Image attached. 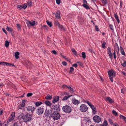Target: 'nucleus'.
<instances>
[{
  "instance_id": "f257e3e1",
  "label": "nucleus",
  "mask_w": 126,
  "mask_h": 126,
  "mask_svg": "<svg viewBox=\"0 0 126 126\" xmlns=\"http://www.w3.org/2000/svg\"><path fill=\"white\" fill-rule=\"evenodd\" d=\"M52 111L51 110L46 109L45 113L44 115L47 118H50L52 117Z\"/></svg>"
},
{
  "instance_id": "f03ea898",
  "label": "nucleus",
  "mask_w": 126,
  "mask_h": 126,
  "mask_svg": "<svg viewBox=\"0 0 126 126\" xmlns=\"http://www.w3.org/2000/svg\"><path fill=\"white\" fill-rule=\"evenodd\" d=\"M62 110L65 112L69 113L72 111V108L70 106L66 105L63 107Z\"/></svg>"
},
{
  "instance_id": "7ed1b4c3",
  "label": "nucleus",
  "mask_w": 126,
  "mask_h": 126,
  "mask_svg": "<svg viewBox=\"0 0 126 126\" xmlns=\"http://www.w3.org/2000/svg\"><path fill=\"white\" fill-rule=\"evenodd\" d=\"M52 117L54 120H58L60 118V115L58 111H53L52 113Z\"/></svg>"
},
{
  "instance_id": "20e7f679",
  "label": "nucleus",
  "mask_w": 126,
  "mask_h": 126,
  "mask_svg": "<svg viewBox=\"0 0 126 126\" xmlns=\"http://www.w3.org/2000/svg\"><path fill=\"white\" fill-rule=\"evenodd\" d=\"M88 107L85 104L81 105L79 107V110H80L83 112H86L88 110Z\"/></svg>"
},
{
  "instance_id": "39448f33",
  "label": "nucleus",
  "mask_w": 126,
  "mask_h": 126,
  "mask_svg": "<svg viewBox=\"0 0 126 126\" xmlns=\"http://www.w3.org/2000/svg\"><path fill=\"white\" fill-rule=\"evenodd\" d=\"M31 116L29 114H27L24 117L23 120L25 122L28 121L31 119Z\"/></svg>"
},
{
  "instance_id": "423d86ee",
  "label": "nucleus",
  "mask_w": 126,
  "mask_h": 126,
  "mask_svg": "<svg viewBox=\"0 0 126 126\" xmlns=\"http://www.w3.org/2000/svg\"><path fill=\"white\" fill-rule=\"evenodd\" d=\"M51 109L52 110L55 111H60V109L59 107L57 105H53L51 107Z\"/></svg>"
},
{
  "instance_id": "0eeeda50",
  "label": "nucleus",
  "mask_w": 126,
  "mask_h": 126,
  "mask_svg": "<svg viewBox=\"0 0 126 126\" xmlns=\"http://www.w3.org/2000/svg\"><path fill=\"white\" fill-rule=\"evenodd\" d=\"M94 121L97 123H99L101 121V118L98 115H95L93 118Z\"/></svg>"
},
{
  "instance_id": "6e6552de",
  "label": "nucleus",
  "mask_w": 126,
  "mask_h": 126,
  "mask_svg": "<svg viewBox=\"0 0 126 126\" xmlns=\"http://www.w3.org/2000/svg\"><path fill=\"white\" fill-rule=\"evenodd\" d=\"M25 100H23L22 101V103L19 104L17 107L18 110L22 109L23 107L25 106Z\"/></svg>"
},
{
  "instance_id": "1a4fd4ad",
  "label": "nucleus",
  "mask_w": 126,
  "mask_h": 126,
  "mask_svg": "<svg viewBox=\"0 0 126 126\" xmlns=\"http://www.w3.org/2000/svg\"><path fill=\"white\" fill-rule=\"evenodd\" d=\"M109 75L110 77H114L115 76V72L113 69H111L108 72Z\"/></svg>"
},
{
  "instance_id": "9d476101",
  "label": "nucleus",
  "mask_w": 126,
  "mask_h": 126,
  "mask_svg": "<svg viewBox=\"0 0 126 126\" xmlns=\"http://www.w3.org/2000/svg\"><path fill=\"white\" fill-rule=\"evenodd\" d=\"M43 107L39 108L37 109V113L38 114L40 115L43 113L44 110Z\"/></svg>"
},
{
  "instance_id": "9b49d317",
  "label": "nucleus",
  "mask_w": 126,
  "mask_h": 126,
  "mask_svg": "<svg viewBox=\"0 0 126 126\" xmlns=\"http://www.w3.org/2000/svg\"><path fill=\"white\" fill-rule=\"evenodd\" d=\"M15 115V113L14 112H12L11 115L10 116L8 121V122L12 121L13 120L14 118Z\"/></svg>"
},
{
  "instance_id": "f8f14e48",
  "label": "nucleus",
  "mask_w": 126,
  "mask_h": 126,
  "mask_svg": "<svg viewBox=\"0 0 126 126\" xmlns=\"http://www.w3.org/2000/svg\"><path fill=\"white\" fill-rule=\"evenodd\" d=\"M108 53L111 59L112 57V54L111 52V49L110 47H109L107 49Z\"/></svg>"
},
{
  "instance_id": "ddd939ff",
  "label": "nucleus",
  "mask_w": 126,
  "mask_h": 126,
  "mask_svg": "<svg viewBox=\"0 0 126 126\" xmlns=\"http://www.w3.org/2000/svg\"><path fill=\"white\" fill-rule=\"evenodd\" d=\"M72 103L75 105L78 104L80 102L79 101H78L75 99H72Z\"/></svg>"
},
{
  "instance_id": "4468645a",
  "label": "nucleus",
  "mask_w": 126,
  "mask_h": 126,
  "mask_svg": "<svg viewBox=\"0 0 126 126\" xmlns=\"http://www.w3.org/2000/svg\"><path fill=\"white\" fill-rule=\"evenodd\" d=\"M17 7L20 10L22 8L25 9L27 7V4L26 3H25L24 5L23 6L20 5H18Z\"/></svg>"
},
{
  "instance_id": "2eb2a0df",
  "label": "nucleus",
  "mask_w": 126,
  "mask_h": 126,
  "mask_svg": "<svg viewBox=\"0 0 126 126\" xmlns=\"http://www.w3.org/2000/svg\"><path fill=\"white\" fill-rule=\"evenodd\" d=\"M28 111L33 112L34 110V108L33 107L28 106L27 108Z\"/></svg>"
},
{
  "instance_id": "dca6fc26",
  "label": "nucleus",
  "mask_w": 126,
  "mask_h": 126,
  "mask_svg": "<svg viewBox=\"0 0 126 126\" xmlns=\"http://www.w3.org/2000/svg\"><path fill=\"white\" fill-rule=\"evenodd\" d=\"M72 96V95H68L65 96L62 99V100L63 101H66Z\"/></svg>"
},
{
  "instance_id": "f3484780",
  "label": "nucleus",
  "mask_w": 126,
  "mask_h": 126,
  "mask_svg": "<svg viewBox=\"0 0 126 126\" xmlns=\"http://www.w3.org/2000/svg\"><path fill=\"white\" fill-rule=\"evenodd\" d=\"M59 97L58 96H55L54 97V98L52 100V102L53 103H54L58 101L59 100Z\"/></svg>"
},
{
  "instance_id": "a211bd4d",
  "label": "nucleus",
  "mask_w": 126,
  "mask_h": 126,
  "mask_svg": "<svg viewBox=\"0 0 126 126\" xmlns=\"http://www.w3.org/2000/svg\"><path fill=\"white\" fill-rule=\"evenodd\" d=\"M60 11H58L56 14V17L57 18L59 19L60 18Z\"/></svg>"
},
{
  "instance_id": "6ab92c4d",
  "label": "nucleus",
  "mask_w": 126,
  "mask_h": 126,
  "mask_svg": "<svg viewBox=\"0 0 126 126\" xmlns=\"http://www.w3.org/2000/svg\"><path fill=\"white\" fill-rule=\"evenodd\" d=\"M84 120L85 122H86V123L87 122L88 123H91V121L89 118L87 117H86L84 118Z\"/></svg>"
},
{
  "instance_id": "aec40b11",
  "label": "nucleus",
  "mask_w": 126,
  "mask_h": 126,
  "mask_svg": "<svg viewBox=\"0 0 126 126\" xmlns=\"http://www.w3.org/2000/svg\"><path fill=\"white\" fill-rule=\"evenodd\" d=\"M29 24L31 26H33L35 24V22L34 21H29L28 22V24Z\"/></svg>"
},
{
  "instance_id": "412c9836",
  "label": "nucleus",
  "mask_w": 126,
  "mask_h": 126,
  "mask_svg": "<svg viewBox=\"0 0 126 126\" xmlns=\"http://www.w3.org/2000/svg\"><path fill=\"white\" fill-rule=\"evenodd\" d=\"M45 103L47 106H50L51 105V103L48 101H45L44 102Z\"/></svg>"
},
{
  "instance_id": "4be33fe9",
  "label": "nucleus",
  "mask_w": 126,
  "mask_h": 126,
  "mask_svg": "<svg viewBox=\"0 0 126 126\" xmlns=\"http://www.w3.org/2000/svg\"><path fill=\"white\" fill-rule=\"evenodd\" d=\"M121 63L123 67L126 66V62L124 60H123L121 61Z\"/></svg>"
},
{
  "instance_id": "5701e85b",
  "label": "nucleus",
  "mask_w": 126,
  "mask_h": 126,
  "mask_svg": "<svg viewBox=\"0 0 126 126\" xmlns=\"http://www.w3.org/2000/svg\"><path fill=\"white\" fill-rule=\"evenodd\" d=\"M120 51L121 54L125 56V53L124 52V50L121 47H120Z\"/></svg>"
},
{
  "instance_id": "b1692460",
  "label": "nucleus",
  "mask_w": 126,
  "mask_h": 126,
  "mask_svg": "<svg viewBox=\"0 0 126 126\" xmlns=\"http://www.w3.org/2000/svg\"><path fill=\"white\" fill-rule=\"evenodd\" d=\"M24 115V114L23 113H22L20 115H19L18 117V118L20 120L23 119V116Z\"/></svg>"
},
{
  "instance_id": "393cba45",
  "label": "nucleus",
  "mask_w": 126,
  "mask_h": 126,
  "mask_svg": "<svg viewBox=\"0 0 126 126\" xmlns=\"http://www.w3.org/2000/svg\"><path fill=\"white\" fill-rule=\"evenodd\" d=\"M114 16L116 20H117V22L119 23L120 22V21L119 19L118 16L117 14H114Z\"/></svg>"
},
{
  "instance_id": "a878e982",
  "label": "nucleus",
  "mask_w": 126,
  "mask_h": 126,
  "mask_svg": "<svg viewBox=\"0 0 126 126\" xmlns=\"http://www.w3.org/2000/svg\"><path fill=\"white\" fill-rule=\"evenodd\" d=\"M19 53L18 52H16L15 53V56L16 59H18L19 58L18 55H19Z\"/></svg>"
},
{
  "instance_id": "bb28decb",
  "label": "nucleus",
  "mask_w": 126,
  "mask_h": 126,
  "mask_svg": "<svg viewBox=\"0 0 126 126\" xmlns=\"http://www.w3.org/2000/svg\"><path fill=\"white\" fill-rule=\"evenodd\" d=\"M52 96L49 94L47 95L45 97V98L46 99L48 100H50L52 98Z\"/></svg>"
},
{
  "instance_id": "cd10ccee",
  "label": "nucleus",
  "mask_w": 126,
  "mask_h": 126,
  "mask_svg": "<svg viewBox=\"0 0 126 126\" xmlns=\"http://www.w3.org/2000/svg\"><path fill=\"white\" fill-rule=\"evenodd\" d=\"M35 105L36 107H38L42 104V102H37L35 103Z\"/></svg>"
},
{
  "instance_id": "c85d7f7f",
  "label": "nucleus",
  "mask_w": 126,
  "mask_h": 126,
  "mask_svg": "<svg viewBox=\"0 0 126 126\" xmlns=\"http://www.w3.org/2000/svg\"><path fill=\"white\" fill-rule=\"evenodd\" d=\"M5 65L10 66H14V65L13 63H11L7 62H6Z\"/></svg>"
},
{
  "instance_id": "c756f323",
  "label": "nucleus",
  "mask_w": 126,
  "mask_h": 126,
  "mask_svg": "<svg viewBox=\"0 0 126 126\" xmlns=\"http://www.w3.org/2000/svg\"><path fill=\"white\" fill-rule=\"evenodd\" d=\"M120 117L121 119H123V120L126 122V117L120 115Z\"/></svg>"
},
{
  "instance_id": "7c9ffc66",
  "label": "nucleus",
  "mask_w": 126,
  "mask_h": 126,
  "mask_svg": "<svg viewBox=\"0 0 126 126\" xmlns=\"http://www.w3.org/2000/svg\"><path fill=\"white\" fill-rule=\"evenodd\" d=\"M106 99L110 103H111L113 102L112 99L110 97H107Z\"/></svg>"
},
{
  "instance_id": "2f4dec72",
  "label": "nucleus",
  "mask_w": 126,
  "mask_h": 126,
  "mask_svg": "<svg viewBox=\"0 0 126 126\" xmlns=\"http://www.w3.org/2000/svg\"><path fill=\"white\" fill-rule=\"evenodd\" d=\"M59 27L60 28V29L61 30H63V31H65V29L64 27H63V26L61 25H60L59 26Z\"/></svg>"
},
{
  "instance_id": "473e14b6",
  "label": "nucleus",
  "mask_w": 126,
  "mask_h": 126,
  "mask_svg": "<svg viewBox=\"0 0 126 126\" xmlns=\"http://www.w3.org/2000/svg\"><path fill=\"white\" fill-rule=\"evenodd\" d=\"M72 51L75 55L77 56V52L74 48L72 49Z\"/></svg>"
},
{
  "instance_id": "72a5a7b5",
  "label": "nucleus",
  "mask_w": 126,
  "mask_h": 126,
  "mask_svg": "<svg viewBox=\"0 0 126 126\" xmlns=\"http://www.w3.org/2000/svg\"><path fill=\"white\" fill-rule=\"evenodd\" d=\"M83 103H87L90 107V106H91V105H92V104L91 103H90L88 101H84Z\"/></svg>"
},
{
  "instance_id": "f704fd0d",
  "label": "nucleus",
  "mask_w": 126,
  "mask_h": 126,
  "mask_svg": "<svg viewBox=\"0 0 126 126\" xmlns=\"http://www.w3.org/2000/svg\"><path fill=\"white\" fill-rule=\"evenodd\" d=\"M126 91V89L125 87H124L121 90V92L123 94H124V93Z\"/></svg>"
},
{
  "instance_id": "c9c22d12",
  "label": "nucleus",
  "mask_w": 126,
  "mask_h": 126,
  "mask_svg": "<svg viewBox=\"0 0 126 126\" xmlns=\"http://www.w3.org/2000/svg\"><path fill=\"white\" fill-rule=\"evenodd\" d=\"M108 125L107 122L106 121H105L104 122L103 124L101 125V126H107Z\"/></svg>"
},
{
  "instance_id": "e433bc0d",
  "label": "nucleus",
  "mask_w": 126,
  "mask_h": 126,
  "mask_svg": "<svg viewBox=\"0 0 126 126\" xmlns=\"http://www.w3.org/2000/svg\"><path fill=\"white\" fill-rule=\"evenodd\" d=\"M6 30L8 31L11 32L12 31V29L10 27L7 26L6 28Z\"/></svg>"
},
{
  "instance_id": "4c0bfd02",
  "label": "nucleus",
  "mask_w": 126,
  "mask_h": 126,
  "mask_svg": "<svg viewBox=\"0 0 126 126\" xmlns=\"http://www.w3.org/2000/svg\"><path fill=\"white\" fill-rule=\"evenodd\" d=\"M82 57L83 58L85 59L86 57V54L84 52H82L81 53Z\"/></svg>"
},
{
  "instance_id": "58836bf2",
  "label": "nucleus",
  "mask_w": 126,
  "mask_h": 126,
  "mask_svg": "<svg viewBox=\"0 0 126 126\" xmlns=\"http://www.w3.org/2000/svg\"><path fill=\"white\" fill-rule=\"evenodd\" d=\"M86 4H83L82 6L85 8L86 9H88L89 8V7Z\"/></svg>"
},
{
  "instance_id": "ea45409f",
  "label": "nucleus",
  "mask_w": 126,
  "mask_h": 126,
  "mask_svg": "<svg viewBox=\"0 0 126 126\" xmlns=\"http://www.w3.org/2000/svg\"><path fill=\"white\" fill-rule=\"evenodd\" d=\"M28 5L29 6H31L32 5V3L31 1H28L27 2Z\"/></svg>"
},
{
  "instance_id": "a19ab883",
  "label": "nucleus",
  "mask_w": 126,
  "mask_h": 126,
  "mask_svg": "<svg viewBox=\"0 0 126 126\" xmlns=\"http://www.w3.org/2000/svg\"><path fill=\"white\" fill-rule=\"evenodd\" d=\"M9 42L7 41H5V45L6 47H8L9 46Z\"/></svg>"
},
{
  "instance_id": "79ce46f5",
  "label": "nucleus",
  "mask_w": 126,
  "mask_h": 126,
  "mask_svg": "<svg viewBox=\"0 0 126 126\" xmlns=\"http://www.w3.org/2000/svg\"><path fill=\"white\" fill-rule=\"evenodd\" d=\"M43 27L44 28V29L45 30L47 31L48 28V27L45 25L43 26Z\"/></svg>"
},
{
  "instance_id": "37998d69",
  "label": "nucleus",
  "mask_w": 126,
  "mask_h": 126,
  "mask_svg": "<svg viewBox=\"0 0 126 126\" xmlns=\"http://www.w3.org/2000/svg\"><path fill=\"white\" fill-rule=\"evenodd\" d=\"M47 24L50 27H51L52 26V24L50 22L47 21Z\"/></svg>"
},
{
  "instance_id": "c03bdc74",
  "label": "nucleus",
  "mask_w": 126,
  "mask_h": 126,
  "mask_svg": "<svg viewBox=\"0 0 126 126\" xmlns=\"http://www.w3.org/2000/svg\"><path fill=\"white\" fill-rule=\"evenodd\" d=\"M16 25L17 27V29L18 30H20L21 29L20 27V25L19 24H17Z\"/></svg>"
},
{
  "instance_id": "a18cd8bd",
  "label": "nucleus",
  "mask_w": 126,
  "mask_h": 126,
  "mask_svg": "<svg viewBox=\"0 0 126 126\" xmlns=\"http://www.w3.org/2000/svg\"><path fill=\"white\" fill-rule=\"evenodd\" d=\"M109 26L111 30L112 31H113L114 30V29L113 28V25L112 24H110Z\"/></svg>"
},
{
  "instance_id": "49530a36",
  "label": "nucleus",
  "mask_w": 126,
  "mask_h": 126,
  "mask_svg": "<svg viewBox=\"0 0 126 126\" xmlns=\"http://www.w3.org/2000/svg\"><path fill=\"white\" fill-rule=\"evenodd\" d=\"M90 107L93 110H95L96 109L95 107H94V105H91V106Z\"/></svg>"
},
{
  "instance_id": "de8ad7c7",
  "label": "nucleus",
  "mask_w": 126,
  "mask_h": 126,
  "mask_svg": "<svg viewBox=\"0 0 126 126\" xmlns=\"http://www.w3.org/2000/svg\"><path fill=\"white\" fill-rule=\"evenodd\" d=\"M112 112L113 114H114L116 116L117 115V113L114 110H113L112 111Z\"/></svg>"
},
{
  "instance_id": "09e8293b",
  "label": "nucleus",
  "mask_w": 126,
  "mask_h": 126,
  "mask_svg": "<svg viewBox=\"0 0 126 126\" xmlns=\"http://www.w3.org/2000/svg\"><path fill=\"white\" fill-rule=\"evenodd\" d=\"M74 70V69L73 67H71L70 68V69L69 71V73H71Z\"/></svg>"
},
{
  "instance_id": "8fccbe9b",
  "label": "nucleus",
  "mask_w": 126,
  "mask_h": 126,
  "mask_svg": "<svg viewBox=\"0 0 126 126\" xmlns=\"http://www.w3.org/2000/svg\"><path fill=\"white\" fill-rule=\"evenodd\" d=\"M108 120H109V121L110 124L111 125H112V124H113V123L112 122V120L111 119H109Z\"/></svg>"
},
{
  "instance_id": "3c124183",
  "label": "nucleus",
  "mask_w": 126,
  "mask_h": 126,
  "mask_svg": "<svg viewBox=\"0 0 126 126\" xmlns=\"http://www.w3.org/2000/svg\"><path fill=\"white\" fill-rule=\"evenodd\" d=\"M5 62H0V65H5Z\"/></svg>"
},
{
  "instance_id": "603ef678",
  "label": "nucleus",
  "mask_w": 126,
  "mask_h": 126,
  "mask_svg": "<svg viewBox=\"0 0 126 126\" xmlns=\"http://www.w3.org/2000/svg\"><path fill=\"white\" fill-rule=\"evenodd\" d=\"M32 93H29L27 94V96L28 97H30L32 95Z\"/></svg>"
},
{
  "instance_id": "864d4df0",
  "label": "nucleus",
  "mask_w": 126,
  "mask_h": 126,
  "mask_svg": "<svg viewBox=\"0 0 126 126\" xmlns=\"http://www.w3.org/2000/svg\"><path fill=\"white\" fill-rule=\"evenodd\" d=\"M102 3L104 4H105L107 3V0H102Z\"/></svg>"
},
{
  "instance_id": "5fc2aeb1",
  "label": "nucleus",
  "mask_w": 126,
  "mask_h": 126,
  "mask_svg": "<svg viewBox=\"0 0 126 126\" xmlns=\"http://www.w3.org/2000/svg\"><path fill=\"white\" fill-rule=\"evenodd\" d=\"M56 0L57 4H60L61 3L60 0Z\"/></svg>"
},
{
  "instance_id": "6e6d98bb",
  "label": "nucleus",
  "mask_w": 126,
  "mask_h": 126,
  "mask_svg": "<svg viewBox=\"0 0 126 126\" xmlns=\"http://www.w3.org/2000/svg\"><path fill=\"white\" fill-rule=\"evenodd\" d=\"M55 24L59 27L60 25L59 24V23L57 21L55 22Z\"/></svg>"
},
{
  "instance_id": "4d7b16f0",
  "label": "nucleus",
  "mask_w": 126,
  "mask_h": 126,
  "mask_svg": "<svg viewBox=\"0 0 126 126\" xmlns=\"http://www.w3.org/2000/svg\"><path fill=\"white\" fill-rule=\"evenodd\" d=\"M64 86H65L66 87H67L68 89H69V88H70V87L69 86H67V85H63V86H62V87L63 88H64Z\"/></svg>"
},
{
  "instance_id": "13d9d810",
  "label": "nucleus",
  "mask_w": 126,
  "mask_h": 126,
  "mask_svg": "<svg viewBox=\"0 0 126 126\" xmlns=\"http://www.w3.org/2000/svg\"><path fill=\"white\" fill-rule=\"evenodd\" d=\"M69 94V93L67 92H64L63 93V94L64 95H68Z\"/></svg>"
},
{
  "instance_id": "bf43d9fd",
  "label": "nucleus",
  "mask_w": 126,
  "mask_h": 126,
  "mask_svg": "<svg viewBox=\"0 0 126 126\" xmlns=\"http://www.w3.org/2000/svg\"><path fill=\"white\" fill-rule=\"evenodd\" d=\"M62 63L64 66H66L67 64V63L65 62H63Z\"/></svg>"
},
{
  "instance_id": "052dcab7",
  "label": "nucleus",
  "mask_w": 126,
  "mask_h": 126,
  "mask_svg": "<svg viewBox=\"0 0 126 126\" xmlns=\"http://www.w3.org/2000/svg\"><path fill=\"white\" fill-rule=\"evenodd\" d=\"M116 47L117 48V49L116 50V49L115 50L116 52H118V51L119 50V47L117 44V46L116 47Z\"/></svg>"
},
{
  "instance_id": "680f3d73",
  "label": "nucleus",
  "mask_w": 126,
  "mask_h": 126,
  "mask_svg": "<svg viewBox=\"0 0 126 126\" xmlns=\"http://www.w3.org/2000/svg\"><path fill=\"white\" fill-rule=\"evenodd\" d=\"M106 43H103L102 44V46L103 48H104L105 47V46Z\"/></svg>"
},
{
  "instance_id": "e2e57ef3",
  "label": "nucleus",
  "mask_w": 126,
  "mask_h": 126,
  "mask_svg": "<svg viewBox=\"0 0 126 126\" xmlns=\"http://www.w3.org/2000/svg\"><path fill=\"white\" fill-rule=\"evenodd\" d=\"M113 77H110V79L111 82H113Z\"/></svg>"
},
{
  "instance_id": "0e129e2a",
  "label": "nucleus",
  "mask_w": 126,
  "mask_h": 126,
  "mask_svg": "<svg viewBox=\"0 0 126 126\" xmlns=\"http://www.w3.org/2000/svg\"><path fill=\"white\" fill-rule=\"evenodd\" d=\"M113 55H114V59L116 58V53H115V51H114V52L113 53Z\"/></svg>"
},
{
  "instance_id": "69168bd1",
  "label": "nucleus",
  "mask_w": 126,
  "mask_h": 126,
  "mask_svg": "<svg viewBox=\"0 0 126 126\" xmlns=\"http://www.w3.org/2000/svg\"><path fill=\"white\" fill-rule=\"evenodd\" d=\"M52 53L54 54H57V52L55 50H53L52 51Z\"/></svg>"
},
{
  "instance_id": "338daca9",
  "label": "nucleus",
  "mask_w": 126,
  "mask_h": 126,
  "mask_svg": "<svg viewBox=\"0 0 126 126\" xmlns=\"http://www.w3.org/2000/svg\"><path fill=\"white\" fill-rule=\"evenodd\" d=\"M95 30L97 31H99V28L97 26H95Z\"/></svg>"
},
{
  "instance_id": "774afa93",
  "label": "nucleus",
  "mask_w": 126,
  "mask_h": 126,
  "mask_svg": "<svg viewBox=\"0 0 126 126\" xmlns=\"http://www.w3.org/2000/svg\"><path fill=\"white\" fill-rule=\"evenodd\" d=\"M2 30L5 33H6V31L5 30V29L4 28H2Z\"/></svg>"
}]
</instances>
